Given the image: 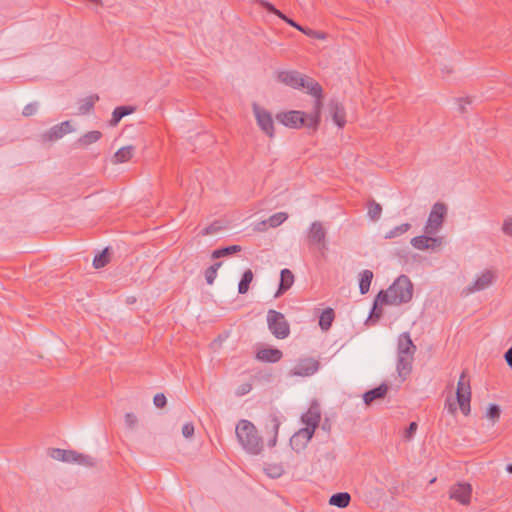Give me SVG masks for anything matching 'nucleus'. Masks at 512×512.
<instances>
[{"label":"nucleus","instance_id":"4","mask_svg":"<svg viewBox=\"0 0 512 512\" xmlns=\"http://www.w3.org/2000/svg\"><path fill=\"white\" fill-rule=\"evenodd\" d=\"M267 325L270 332L277 339H285L290 334V324L284 314L274 309L267 312Z\"/></svg>","mask_w":512,"mask_h":512},{"label":"nucleus","instance_id":"57","mask_svg":"<svg viewBox=\"0 0 512 512\" xmlns=\"http://www.w3.org/2000/svg\"><path fill=\"white\" fill-rule=\"evenodd\" d=\"M275 15L278 16L280 19H282L283 21H286L287 20V16L285 14H283L280 10L277 9V11L275 12Z\"/></svg>","mask_w":512,"mask_h":512},{"label":"nucleus","instance_id":"17","mask_svg":"<svg viewBox=\"0 0 512 512\" xmlns=\"http://www.w3.org/2000/svg\"><path fill=\"white\" fill-rule=\"evenodd\" d=\"M315 97V102L313 105V111L308 114V128L312 129L313 131H316L318 129V126L320 124L321 120V109H322V99H323V91L319 95H312Z\"/></svg>","mask_w":512,"mask_h":512},{"label":"nucleus","instance_id":"52","mask_svg":"<svg viewBox=\"0 0 512 512\" xmlns=\"http://www.w3.org/2000/svg\"><path fill=\"white\" fill-rule=\"evenodd\" d=\"M259 3H260L262 8H264L266 11H268L270 13L275 14V12L277 11V8L273 4L268 2V1L259 0Z\"/></svg>","mask_w":512,"mask_h":512},{"label":"nucleus","instance_id":"10","mask_svg":"<svg viewBox=\"0 0 512 512\" xmlns=\"http://www.w3.org/2000/svg\"><path fill=\"white\" fill-rule=\"evenodd\" d=\"M320 367V363L318 360L307 357L300 359L297 364L290 371L292 376H300V377H308L315 374Z\"/></svg>","mask_w":512,"mask_h":512},{"label":"nucleus","instance_id":"47","mask_svg":"<svg viewBox=\"0 0 512 512\" xmlns=\"http://www.w3.org/2000/svg\"><path fill=\"white\" fill-rule=\"evenodd\" d=\"M417 427H418V425L416 422H411L408 425V427L405 429L404 438L407 440H410L414 436V434L417 430Z\"/></svg>","mask_w":512,"mask_h":512},{"label":"nucleus","instance_id":"8","mask_svg":"<svg viewBox=\"0 0 512 512\" xmlns=\"http://www.w3.org/2000/svg\"><path fill=\"white\" fill-rule=\"evenodd\" d=\"M308 245L322 251L327 249L326 230L319 221H314L309 228L307 235Z\"/></svg>","mask_w":512,"mask_h":512},{"label":"nucleus","instance_id":"19","mask_svg":"<svg viewBox=\"0 0 512 512\" xmlns=\"http://www.w3.org/2000/svg\"><path fill=\"white\" fill-rule=\"evenodd\" d=\"M388 385L386 383L380 384L378 387L370 389L363 394V401L367 406H370L374 401L384 399L388 393Z\"/></svg>","mask_w":512,"mask_h":512},{"label":"nucleus","instance_id":"9","mask_svg":"<svg viewBox=\"0 0 512 512\" xmlns=\"http://www.w3.org/2000/svg\"><path fill=\"white\" fill-rule=\"evenodd\" d=\"M253 112L259 128L270 138L274 137V121L272 115L266 109L258 106L256 103L253 104Z\"/></svg>","mask_w":512,"mask_h":512},{"label":"nucleus","instance_id":"5","mask_svg":"<svg viewBox=\"0 0 512 512\" xmlns=\"http://www.w3.org/2000/svg\"><path fill=\"white\" fill-rule=\"evenodd\" d=\"M456 399L461 412L465 416L469 415L471 411V386L466 370H463L459 377L456 389Z\"/></svg>","mask_w":512,"mask_h":512},{"label":"nucleus","instance_id":"37","mask_svg":"<svg viewBox=\"0 0 512 512\" xmlns=\"http://www.w3.org/2000/svg\"><path fill=\"white\" fill-rule=\"evenodd\" d=\"M411 228V224L410 223H403V224H400L396 227H394L393 229H391L386 235H385V239H392V238H396L404 233H406L409 229Z\"/></svg>","mask_w":512,"mask_h":512},{"label":"nucleus","instance_id":"29","mask_svg":"<svg viewBox=\"0 0 512 512\" xmlns=\"http://www.w3.org/2000/svg\"><path fill=\"white\" fill-rule=\"evenodd\" d=\"M372 279H373V272L371 270H363L360 273L359 290L362 295L369 292Z\"/></svg>","mask_w":512,"mask_h":512},{"label":"nucleus","instance_id":"15","mask_svg":"<svg viewBox=\"0 0 512 512\" xmlns=\"http://www.w3.org/2000/svg\"><path fill=\"white\" fill-rule=\"evenodd\" d=\"M313 435L314 433L306 428L299 429L290 438L291 448L297 453L303 451L306 448L307 444L312 439Z\"/></svg>","mask_w":512,"mask_h":512},{"label":"nucleus","instance_id":"21","mask_svg":"<svg viewBox=\"0 0 512 512\" xmlns=\"http://www.w3.org/2000/svg\"><path fill=\"white\" fill-rule=\"evenodd\" d=\"M283 353L277 348H263L256 353V358L262 362L276 363L281 360Z\"/></svg>","mask_w":512,"mask_h":512},{"label":"nucleus","instance_id":"12","mask_svg":"<svg viewBox=\"0 0 512 512\" xmlns=\"http://www.w3.org/2000/svg\"><path fill=\"white\" fill-rule=\"evenodd\" d=\"M472 487L469 483H456L451 486L449 497L462 505H468L471 500Z\"/></svg>","mask_w":512,"mask_h":512},{"label":"nucleus","instance_id":"48","mask_svg":"<svg viewBox=\"0 0 512 512\" xmlns=\"http://www.w3.org/2000/svg\"><path fill=\"white\" fill-rule=\"evenodd\" d=\"M502 232L505 235L512 237V217H508L504 220L502 225Z\"/></svg>","mask_w":512,"mask_h":512},{"label":"nucleus","instance_id":"28","mask_svg":"<svg viewBox=\"0 0 512 512\" xmlns=\"http://www.w3.org/2000/svg\"><path fill=\"white\" fill-rule=\"evenodd\" d=\"M99 100L97 94L90 95L84 99H81L78 107V114L85 115L93 110L95 103Z\"/></svg>","mask_w":512,"mask_h":512},{"label":"nucleus","instance_id":"14","mask_svg":"<svg viewBox=\"0 0 512 512\" xmlns=\"http://www.w3.org/2000/svg\"><path fill=\"white\" fill-rule=\"evenodd\" d=\"M496 275L492 270H485L477 279L466 287L467 294L482 291L495 281Z\"/></svg>","mask_w":512,"mask_h":512},{"label":"nucleus","instance_id":"11","mask_svg":"<svg viewBox=\"0 0 512 512\" xmlns=\"http://www.w3.org/2000/svg\"><path fill=\"white\" fill-rule=\"evenodd\" d=\"M301 421L306 425V429L315 433L321 421V409L316 400L310 404L307 412L301 416Z\"/></svg>","mask_w":512,"mask_h":512},{"label":"nucleus","instance_id":"50","mask_svg":"<svg viewBox=\"0 0 512 512\" xmlns=\"http://www.w3.org/2000/svg\"><path fill=\"white\" fill-rule=\"evenodd\" d=\"M182 434L185 438H190L194 434V425L192 423H186L182 427Z\"/></svg>","mask_w":512,"mask_h":512},{"label":"nucleus","instance_id":"31","mask_svg":"<svg viewBox=\"0 0 512 512\" xmlns=\"http://www.w3.org/2000/svg\"><path fill=\"white\" fill-rule=\"evenodd\" d=\"M335 318V313L332 308L325 309L319 317V326L322 330H328Z\"/></svg>","mask_w":512,"mask_h":512},{"label":"nucleus","instance_id":"59","mask_svg":"<svg viewBox=\"0 0 512 512\" xmlns=\"http://www.w3.org/2000/svg\"><path fill=\"white\" fill-rule=\"evenodd\" d=\"M506 470H507L510 474H512V463L507 465Z\"/></svg>","mask_w":512,"mask_h":512},{"label":"nucleus","instance_id":"22","mask_svg":"<svg viewBox=\"0 0 512 512\" xmlns=\"http://www.w3.org/2000/svg\"><path fill=\"white\" fill-rule=\"evenodd\" d=\"M414 356L397 355V372L402 380H405L412 371Z\"/></svg>","mask_w":512,"mask_h":512},{"label":"nucleus","instance_id":"44","mask_svg":"<svg viewBox=\"0 0 512 512\" xmlns=\"http://www.w3.org/2000/svg\"><path fill=\"white\" fill-rule=\"evenodd\" d=\"M221 229L220 225L218 224V222H214L212 224H210L209 226L205 227L201 234L203 236H206V235H211V234H215L217 233L219 230Z\"/></svg>","mask_w":512,"mask_h":512},{"label":"nucleus","instance_id":"49","mask_svg":"<svg viewBox=\"0 0 512 512\" xmlns=\"http://www.w3.org/2000/svg\"><path fill=\"white\" fill-rule=\"evenodd\" d=\"M125 424L128 428L133 429L137 424V417L133 413L125 414Z\"/></svg>","mask_w":512,"mask_h":512},{"label":"nucleus","instance_id":"33","mask_svg":"<svg viewBox=\"0 0 512 512\" xmlns=\"http://www.w3.org/2000/svg\"><path fill=\"white\" fill-rule=\"evenodd\" d=\"M110 262V253L109 248H105L97 254L93 259V266L96 269L105 267Z\"/></svg>","mask_w":512,"mask_h":512},{"label":"nucleus","instance_id":"43","mask_svg":"<svg viewBox=\"0 0 512 512\" xmlns=\"http://www.w3.org/2000/svg\"><path fill=\"white\" fill-rule=\"evenodd\" d=\"M37 110H38V103H36V102L29 103L23 108L22 115L25 117H29V116L34 115L37 112Z\"/></svg>","mask_w":512,"mask_h":512},{"label":"nucleus","instance_id":"7","mask_svg":"<svg viewBox=\"0 0 512 512\" xmlns=\"http://www.w3.org/2000/svg\"><path fill=\"white\" fill-rule=\"evenodd\" d=\"M276 119L289 128L298 129L303 126L308 128V114L303 111L291 110L288 112H280L276 115Z\"/></svg>","mask_w":512,"mask_h":512},{"label":"nucleus","instance_id":"13","mask_svg":"<svg viewBox=\"0 0 512 512\" xmlns=\"http://www.w3.org/2000/svg\"><path fill=\"white\" fill-rule=\"evenodd\" d=\"M72 131L73 128L70 121H64L60 124L54 125L48 131L44 132L41 135V139L43 142H54Z\"/></svg>","mask_w":512,"mask_h":512},{"label":"nucleus","instance_id":"32","mask_svg":"<svg viewBox=\"0 0 512 512\" xmlns=\"http://www.w3.org/2000/svg\"><path fill=\"white\" fill-rule=\"evenodd\" d=\"M253 277L254 275L251 269H247L246 271H244L238 284L239 294H245L248 292L250 284L253 281Z\"/></svg>","mask_w":512,"mask_h":512},{"label":"nucleus","instance_id":"45","mask_svg":"<svg viewBox=\"0 0 512 512\" xmlns=\"http://www.w3.org/2000/svg\"><path fill=\"white\" fill-rule=\"evenodd\" d=\"M153 402L157 408H164L167 403V399L163 393H157L153 398Z\"/></svg>","mask_w":512,"mask_h":512},{"label":"nucleus","instance_id":"20","mask_svg":"<svg viewBox=\"0 0 512 512\" xmlns=\"http://www.w3.org/2000/svg\"><path fill=\"white\" fill-rule=\"evenodd\" d=\"M293 283H294L293 273L287 268L282 269L280 272L279 286H278L276 293L274 294V297L278 298V297L282 296L286 291H288L291 288Z\"/></svg>","mask_w":512,"mask_h":512},{"label":"nucleus","instance_id":"42","mask_svg":"<svg viewBox=\"0 0 512 512\" xmlns=\"http://www.w3.org/2000/svg\"><path fill=\"white\" fill-rule=\"evenodd\" d=\"M271 423H272V430L274 432V437H273L272 440L269 441V446H275L276 441H277V435H278L279 427H280L281 423H280V421H279L277 416H272Z\"/></svg>","mask_w":512,"mask_h":512},{"label":"nucleus","instance_id":"1","mask_svg":"<svg viewBox=\"0 0 512 512\" xmlns=\"http://www.w3.org/2000/svg\"><path fill=\"white\" fill-rule=\"evenodd\" d=\"M413 296V284L409 277L400 275L387 290L378 293V300L381 304L401 305L408 303Z\"/></svg>","mask_w":512,"mask_h":512},{"label":"nucleus","instance_id":"53","mask_svg":"<svg viewBox=\"0 0 512 512\" xmlns=\"http://www.w3.org/2000/svg\"><path fill=\"white\" fill-rule=\"evenodd\" d=\"M445 408L448 410V412L451 414V415H455L456 411H457V407H456V404L455 402L451 401L450 399H447L446 402H445Z\"/></svg>","mask_w":512,"mask_h":512},{"label":"nucleus","instance_id":"6","mask_svg":"<svg viewBox=\"0 0 512 512\" xmlns=\"http://www.w3.org/2000/svg\"><path fill=\"white\" fill-rule=\"evenodd\" d=\"M446 214V205L442 202L435 203L429 214L424 232L428 235L435 234L442 227Z\"/></svg>","mask_w":512,"mask_h":512},{"label":"nucleus","instance_id":"40","mask_svg":"<svg viewBox=\"0 0 512 512\" xmlns=\"http://www.w3.org/2000/svg\"><path fill=\"white\" fill-rule=\"evenodd\" d=\"M381 301L378 300V294L375 297L374 304L372 307V310L370 312V318L380 319L383 315V309H382Z\"/></svg>","mask_w":512,"mask_h":512},{"label":"nucleus","instance_id":"39","mask_svg":"<svg viewBox=\"0 0 512 512\" xmlns=\"http://www.w3.org/2000/svg\"><path fill=\"white\" fill-rule=\"evenodd\" d=\"M287 218H288L287 213L278 212V213H275L272 216H270L267 222L270 227L275 228V227H278L279 225H281Z\"/></svg>","mask_w":512,"mask_h":512},{"label":"nucleus","instance_id":"27","mask_svg":"<svg viewBox=\"0 0 512 512\" xmlns=\"http://www.w3.org/2000/svg\"><path fill=\"white\" fill-rule=\"evenodd\" d=\"M351 496L347 492H338L329 499V504L338 508H345L350 504Z\"/></svg>","mask_w":512,"mask_h":512},{"label":"nucleus","instance_id":"46","mask_svg":"<svg viewBox=\"0 0 512 512\" xmlns=\"http://www.w3.org/2000/svg\"><path fill=\"white\" fill-rule=\"evenodd\" d=\"M302 33H304L305 35H307L309 37L316 38V39H324L325 38V34L323 32L312 30L307 27H304V31H302Z\"/></svg>","mask_w":512,"mask_h":512},{"label":"nucleus","instance_id":"24","mask_svg":"<svg viewBox=\"0 0 512 512\" xmlns=\"http://www.w3.org/2000/svg\"><path fill=\"white\" fill-rule=\"evenodd\" d=\"M136 107L130 105L118 106L112 113V118L109 121L110 126H116L124 116L133 113Z\"/></svg>","mask_w":512,"mask_h":512},{"label":"nucleus","instance_id":"23","mask_svg":"<svg viewBox=\"0 0 512 512\" xmlns=\"http://www.w3.org/2000/svg\"><path fill=\"white\" fill-rule=\"evenodd\" d=\"M51 458L63 462L74 463L77 452L74 450H65L60 448H52L49 451Z\"/></svg>","mask_w":512,"mask_h":512},{"label":"nucleus","instance_id":"38","mask_svg":"<svg viewBox=\"0 0 512 512\" xmlns=\"http://www.w3.org/2000/svg\"><path fill=\"white\" fill-rule=\"evenodd\" d=\"M501 415V408L497 404H490L486 410L485 416L492 421V424H495Z\"/></svg>","mask_w":512,"mask_h":512},{"label":"nucleus","instance_id":"58","mask_svg":"<svg viewBox=\"0 0 512 512\" xmlns=\"http://www.w3.org/2000/svg\"><path fill=\"white\" fill-rule=\"evenodd\" d=\"M330 426L326 422L322 424V429L329 430Z\"/></svg>","mask_w":512,"mask_h":512},{"label":"nucleus","instance_id":"54","mask_svg":"<svg viewBox=\"0 0 512 512\" xmlns=\"http://www.w3.org/2000/svg\"><path fill=\"white\" fill-rule=\"evenodd\" d=\"M442 244V238L441 237H430V242H429V246H430V249H435L437 247H440Z\"/></svg>","mask_w":512,"mask_h":512},{"label":"nucleus","instance_id":"16","mask_svg":"<svg viewBox=\"0 0 512 512\" xmlns=\"http://www.w3.org/2000/svg\"><path fill=\"white\" fill-rule=\"evenodd\" d=\"M330 115L339 128L346 124V113L343 105L336 99H331L328 104Z\"/></svg>","mask_w":512,"mask_h":512},{"label":"nucleus","instance_id":"56","mask_svg":"<svg viewBox=\"0 0 512 512\" xmlns=\"http://www.w3.org/2000/svg\"><path fill=\"white\" fill-rule=\"evenodd\" d=\"M471 101L469 100V98H466V99H459V111L460 113H465L466 110H465V105L464 104H470Z\"/></svg>","mask_w":512,"mask_h":512},{"label":"nucleus","instance_id":"3","mask_svg":"<svg viewBox=\"0 0 512 512\" xmlns=\"http://www.w3.org/2000/svg\"><path fill=\"white\" fill-rule=\"evenodd\" d=\"M277 79L293 89H305L310 95H319L322 92V87L317 81L295 70L281 71Z\"/></svg>","mask_w":512,"mask_h":512},{"label":"nucleus","instance_id":"26","mask_svg":"<svg viewBox=\"0 0 512 512\" xmlns=\"http://www.w3.org/2000/svg\"><path fill=\"white\" fill-rule=\"evenodd\" d=\"M102 137V133L100 131L94 130L85 133L76 141V144L80 147L86 148L89 145L99 141Z\"/></svg>","mask_w":512,"mask_h":512},{"label":"nucleus","instance_id":"55","mask_svg":"<svg viewBox=\"0 0 512 512\" xmlns=\"http://www.w3.org/2000/svg\"><path fill=\"white\" fill-rule=\"evenodd\" d=\"M288 25L294 27L295 29H297L298 31H304V27L301 26L300 24H298L297 22H295L293 19L291 18H287V20L285 21Z\"/></svg>","mask_w":512,"mask_h":512},{"label":"nucleus","instance_id":"25","mask_svg":"<svg viewBox=\"0 0 512 512\" xmlns=\"http://www.w3.org/2000/svg\"><path fill=\"white\" fill-rule=\"evenodd\" d=\"M135 147L132 145L124 146L118 149L113 155L112 162L114 164L128 162L134 155Z\"/></svg>","mask_w":512,"mask_h":512},{"label":"nucleus","instance_id":"36","mask_svg":"<svg viewBox=\"0 0 512 512\" xmlns=\"http://www.w3.org/2000/svg\"><path fill=\"white\" fill-rule=\"evenodd\" d=\"M221 265L222 262H215L205 270L204 276L207 284L212 285L214 283L217 276V271L221 267Z\"/></svg>","mask_w":512,"mask_h":512},{"label":"nucleus","instance_id":"30","mask_svg":"<svg viewBox=\"0 0 512 512\" xmlns=\"http://www.w3.org/2000/svg\"><path fill=\"white\" fill-rule=\"evenodd\" d=\"M241 250H242V247L239 245L226 246V247H222V248H218V249L214 250L211 254V257L213 259H219L222 257H226V256H230L232 254L238 253Z\"/></svg>","mask_w":512,"mask_h":512},{"label":"nucleus","instance_id":"60","mask_svg":"<svg viewBox=\"0 0 512 512\" xmlns=\"http://www.w3.org/2000/svg\"><path fill=\"white\" fill-rule=\"evenodd\" d=\"M88 1L91 3H94V4H101V0H88Z\"/></svg>","mask_w":512,"mask_h":512},{"label":"nucleus","instance_id":"51","mask_svg":"<svg viewBox=\"0 0 512 512\" xmlns=\"http://www.w3.org/2000/svg\"><path fill=\"white\" fill-rule=\"evenodd\" d=\"M252 389V385L250 383H243L241 384L236 391V394L238 396H244L248 394Z\"/></svg>","mask_w":512,"mask_h":512},{"label":"nucleus","instance_id":"34","mask_svg":"<svg viewBox=\"0 0 512 512\" xmlns=\"http://www.w3.org/2000/svg\"><path fill=\"white\" fill-rule=\"evenodd\" d=\"M429 242H430V236L428 234L416 236L411 239V245L418 250L430 249Z\"/></svg>","mask_w":512,"mask_h":512},{"label":"nucleus","instance_id":"41","mask_svg":"<svg viewBox=\"0 0 512 512\" xmlns=\"http://www.w3.org/2000/svg\"><path fill=\"white\" fill-rule=\"evenodd\" d=\"M76 460L74 463H78L80 465L92 467L95 465V459L89 455L81 454L77 452Z\"/></svg>","mask_w":512,"mask_h":512},{"label":"nucleus","instance_id":"18","mask_svg":"<svg viewBox=\"0 0 512 512\" xmlns=\"http://www.w3.org/2000/svg\"><path fill=\"white\" fill-rule=\"evenodd\" d=\"M416 352V346L413 343L410 334L404 332L398 337L397 355L414 356Z\"/></svg>","mask_w":512,"mask_h":512},{"label":"nucleus","instance_id":"2","mask_svg":"<svg viewBox=\"0 0 512 512\" xmlns=\"http://www.w3.org/2000/svg\"><path fill=\"white\" fill-rule=\"evenodd\" d=\"M236 436L243 449L252 455L263 450V440L254 424L248 420H240L236 426Z\"/></svg>","mask_w":512,"mask_h":512},{"label":"nucleus","instance_id":"35","mask_svg":"<svg viewBox=\"0 0 512 512\" xmlns=\"http://www.w3.org/2000/svg\"><path fill=\"white\" fill-rule=\"evenodd\" d=\"M382 213V206L374 199L368 201V216L371 220L376 221L380 218Z\"/></svg>","mask_w":512,"mask_h":512}]
</instances>
